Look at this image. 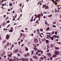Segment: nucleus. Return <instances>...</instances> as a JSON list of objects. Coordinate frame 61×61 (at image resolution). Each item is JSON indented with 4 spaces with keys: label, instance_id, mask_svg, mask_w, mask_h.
<instances>
[{
    "label": "nucleus",
    "instance_id": "obj_1",
    "mask_svg": "<svg viewBox=\"0 0 61 61\" xmlns=\"http://www.w3.org/2000/svg\"><path fill=\"white\" fill-rule=\"evenodd\" d=\"M59 53V51H55L54 52V54L55 55H58Z\"/></svg>",
    "mask_w": 61,
    "mask_h": 61
},
{
    "label": "nucleus",
    "instance_id": "obj_2",
    "mask_svg": "<svg viewBox=\"0 0 61 61\" xmlns=\"http://www.w3.org/2000/svg\"><path fill=\"white\" fill-rule=\"evenodd\" d=\"M24 58H22V61H28L29 60V59L27 58H25L24 60Z\"/></svg>",
    "mask_w": 61,
    "mask_h": 61
},
{
    "label": "nucleus",
    "instance_id": "obj_3",
    "mask_svg": "<svg viewBox=\"0 0 61 61\" xmlns=\"http://www.w3.org/2000/svg\"><path fill=\"white\" fill-rule=\"evenodd\" d=\"M34 42L35 43H38V40L36 38H35Z\"/></svg>",
    "mask_w": 61,
    "mask_h": 61
},
{
    "label": "nucleus",
    "instance_id": "obj_4",
    "mask_svg": "<svg viewBox=\"0 0 61 61\" xmlns=\"http://www.w3.org/2000/svg\"><path fill=\"white\" fill-rule=\"evenodd\" d=\"M18 51H19V50L18 49H17L15 50L14 52V53H17L18 52Z\"/></svg>",
    "mask_w": 61,
    "mask_h": 61
},
{
    "label": "nucleus",
    "instance_id": "obj_5",
    "mask_svg": "<svg viewBox=\"0 0 61 61\" xmlns=\"http://www.w3.org/2000/svg\"><path fill=\"white\" fill-rule=\"evenodd\" d=\"M10 37V36L8 34H7L6 35V38L7 39H9V38Z\"/></svg>",
    "mask_w": 61,
    "mask_h": 61
},
{
    "label": "nucleus",
    "instance_id": "obj_6",
    "mask_svg": "<svg viewBox=\"0 0 61 61\" xmlns=\"http://www.w3.org/2000/svg\"><path fill=\"white\" fill-rule=\"evenodd\" d=\"M47 55H48L49 57H50L51 56V53H48L47 54Z\"/></svg>",
    "mask_w": 61,
    "mask_h": 61
},
{
    "label": "nucleus",
    "instance_id": "obj_7",
    "mask_svg": "<svg viewBox=\"0 0 61 61\" xmlns=\"http://www.w3.org/2000/svg\"><path fill=\"white\" fill-rule=\"evenodd\" d=\"M25 49L26 51H28V48H27L26 47H25Z\"/></svg>",
    "mask_w": 61,
    "mask_h": 61
},
{
    "label": "nucleus",
    "instance_id": "obj_8",
    "mask_svg": "<svg viewBox=\"0 0 61 61\" xmlns=\"http://www.w3.org/2000/svg\"><path fill=\"white\" fill-rule=\"evenodd\" d=\"M46 43H49V41L48 40H46Z\"/></svg>",
    "mask_w": 61,
    "mask_h": 61
},
{
    "label": "nucleus",
    "instance_id": "obj_9",
    "mask_svg": "<svg viewBox=\"0 0 61 61\" xmlns=\"http://www.w3.org/2000/svg\"><path fill=\"white\" fill-rule=\"evenodd\" d=\"M45 9H49V7H48V6H46V7L45 8Z\"/></svg>",
    "mask_w": 61,
    "mask_h": 61
},
{
    "label": "nucleus",
    "instance_id": "obj_10",
    "mask_svg": "<svg viewBox=\"0 0 61 61\" xmlns=\"http://www.w3.org/2000/svg\"><path fill=\"white\" fill-rule=\"evenodd\" d=\"M38 21V20H37L36 21V23H38V24H39V21Z\"/></svg>",
    "mask_w": 61,
    "mask_h": 61
},
{
    "label": "nucleus",
    "instance_id": "obj_11",
    "mask_svg": "<svg viewBox=\"0 0 61 61\" xmlns=\"http://www.w3.org/2000/svg\"><path fill=\"white\" fill-rule=\"evenodd\" d=\"M33 58H35V59H36V58H37V57L36 56H34L33 57Z\"/></svg>",
    "mask_w": 61,
    "mask_h": 61
},
{
    "label": "nucleus",
    "instance_id": "obj_12",
    "mask_svg": "<svg viewBox=\"0 0 61 61\" xmlns=\"http://www.w3.org/2000/svg\"><path fill=\"white\" fill-rule=\"evenodd\" d=\"M50 46L51 47H54V45H53V44H51Z\"/></svg>",
    "mask_w": 61,
    "mask_h": 61
},
{
    "label": "nucleus",
    "instance_id": "obj_13",
    "mask_svg": "<svg viewBox=\"0 0 61 61\" xmlns=\"http://www.w3.org/2000/svg\"><path fill=\"white\" fill-rule=\"evenodd\" d=\"M51 40H54V36L52 37L51 38Z\"/></svg>",
    "mask_w": 61,
    "mask_h": 61
},
{
    "label": "nucleus",
    "instance_id": "obj_14",
    "mask_svg": "<svg viewBox=\"0 0 61 61\" xmlns=\"http://www.w3.org/2000/svg\"><path fill=\"white\" fill-rule=\"evenodd\" d=\"M5 42H6V41H5V40H4L3 41L2 43L3 44H4V43H5Z\"/></svg>",
    "mask_w": 61,
    "mask_h": 61
},
{
    "label": "nucleus",
    "instance_id": "obj_15",
    "mask_svg": "<svg viewBox=\"0 0 61 61\" xmlns=\"http://www.w3.org/2000/svg\"><path fill=\"white\" fill-rule=\"evenodd\" d=\"M55 48L57 50H58L59 49V48L58 47H55Z\"/></svg>",
    "mask_w": 61,
    "mask_h": 61
},
{
    "label": "nucleus",
    "instance_id": "obj_16",
    "mask_svg": "<svg viewBox=\"0 0 61 61\" xmlns=\"http://www.w3.org/2000/svg\"><path fill=\"white\" fill-rule=\"evenodd\" d=\"M12 31H13V29H12L11 30H10L9 31L10 32H12Z\"/></svg>",
    "mask_w": 61,
    "mask_h": 61
},
{
    "label": "nucleus",
    "instance_id": "obj_17",
    "mask_svg": "<svg viewBox=\"0 0 61 61\" xmlns=\"http://www.w3.org/2000/svg\"><path fill=\"white\" fill-rule=\"evenodd\" d=\"M53 37H55V38H56V37L57 36L56 35H54L53 36Z\"/></svg>",
    "mask_w": 61,
    "mask_h": 61
},
{
    "label": "nucleus",
    "instance_id": "obj_18",
    "mask_svg": "<svg viewBox=\"0 0 61 61\" xmlns=\"http://www.w3.org/2000/svg\"><path fill=\"white\" fill-rule=\"evenodd\" d=\"M20 37H21V36H23V34H22V33H20Z\"/></svg>",
    "mask_w": 61,
    "mask_h": 61
},
{
    "label": "nucleus",
    "instance_id": "obj_19",
    "mask_svg": "<svg viewBox=\"0 0 61 61\" xmlns=\"http://www.w3.org/2000/svg\"><path fill=\"white\" fill-rule=\"evenodd\" d=\"M12 55V54H10V55H8V56L9 57H11Z\"/></svg>",
    "mask_w": 61,
    "mask_h": 61
},
{
    "label": "nucleus",
    "instance_id": "obj_20",
    "mask_svg": "<svg viewBox=\"0 0 61 61\" xmlns=\"http://www.w3.org/2000/svg\"><path fill=\"white\" fill-rule=\"evenodd\" d=\"M9 5L10 6H12V3H10L9 4Z\"/></svg>",
    "mask_w": 61,
    "mask_h": 61
},
{
    "label": "nucleus",
    "instance_id": "obj_21",
    "mask_svg": "<svg viewBox=\"0 0 61 61\" xmlns=\"http://www.w3.org/2000/svg\"><path fill=\"white\" fill-rule=\"evenodd\" d=\"M34 50H33L31 51L32 53H31V55H32L33 54V53H34Z\"/></svg>",
    "mask_w": 61,
    "mask_h": 61
},
{
    "label": "nucleus",
    "instance_id": "obj_22",
    "mask_svg": "<svg viewBox=\"0 0 61 61\" xmlns=\"http://www.w3.org/2000/svg\"><path fill=\"white\" fill-rule=\"evenodd\" d=\"M40 31H41V32H43V30L42 29H40Z\"/></svg>",
    "mask_w": 61,
    "mask_h": 61
},
{
    "label": "nucleus",
    "instance_id": "obj_23",
    "mask_svg": "<svg viewBox=\"0 0 61 61\" xmlns=\"http://www.w3.org/2000/svg\"><path fill=\"white\" fill-rule=\"evenodd\" d=\"M49 30V27H48L47 28V29H46V31H47V30Z\"/></svg>",
    "mask_w": 61,
    "mask_h": 61
},
{
    "label": "nucleus",
    "instance_id": "obj_24",
    "mask_svg": "<svg viewBox=\"0 0 61 61\" xmlns=\"http://www.w3.org/2000/svg\"><path fill=\"white\" fill-rule=\"evenodd\" d=\"M56 43H58V44H59L60 45H61V42H57Z\"/></svg>",
    "mask_w": 61,
    "mask_h": 61
},
{
    "label": "nucleus",
    "instance_id": "obj_25",
    "mask_svg": "<svg viewBox=\"0 0 61 61\" xmlns=\"http://www.w3.org/2000/svg\"><path fill=\"white\" fill-rule=\"evenodd\" d=\"M10 23V21L9 20L7 21L6 23Z\"/></svg>",
    "mask_w": 61,
    "mask_h": 61
},
{
    "label": "nucleus",
    "instance_id": "obj_26",
    "mask_svg": "<svg viewBox=\"0 0 61 61\" xmlns=\"http://www.w3.org/2000/svg\"><path fill=\"white\" fill-rule=\"evenodd\" d=\"M48 16L49 17H51V16H52V14H51V15H49Z\"/></svg>",
    "mask_w": 61,
    "mask_h": 61
},
{
    "label": "nucleus",
    "instance_id": "obj_27",
    "mask_svg": "<svg viewBox=\"0 0 61 61\" xmlns=\"http://www.w3.org/2000/svg\"><path fill=\"white\" fill-rule=\"evenodd\" d=\"M22 3H20L19 5V6H20V7H21L22 6Z\"/></svg>",
    "mask_w": 61,
    "mask_h": 61
},
{
    "label": "nucleus",
    "instance_id": "obj_28",
    "mask_svg": "<svg viewBox=\"0 0 61 61\" xmlns=\"http://www.w3.org/2000/svg\"><path fill=\"white\" fill-rule=\"evenodd\" d=\"M56 56H57L56 55L53 56V57H56Z\"/></svg>",
    "mask_w": 61,
    "mask_h": 61
},
{
    "label": "nucleus",
    "instance_id": "obj_29",
    "mask_svg": "<svg viewBox=\"0 0 61 61\" xmlns=\"http://www.w3.org/2000/svg\"><path fill=\"white\" fill-rule=\"evenodd\" d=\"M9 61H14V60L12 59H10L9 60Z\"/></svg>",
    "mask_w": 61,
    "mask_h": 61
},
{
    "label": "nucleus",
    "instance_id": "obj_30",
    "mask_svg": "<svg viewBox=\"0 0 61 61\" xmlns=\"http://www.w3.org/2000/svg\"><path fill=\"white\" fill-rule=\"evenodd\" d=\"M45 24L46 25H47V22H46V21H45Z\"/></svg>",
    "mask_w": 61,
    "mask_h": 61
},
{
    "label": "nucleus",
    "instance_id": "obj_31",
    "mask_svg": "<svg viewBox=\"0 0 61 61\" xmlns=\"http://www.w3.org/2000/svg\"><path fill=\"white\" fill-rule=\"evenodd\" d=\"M46 34H49V35H51V33H46Z\"/></svg>",
    "mask_w": 61,
    "mask_h": 61
},
{
    "label": "nucleus",
    "instance_id": "obj_32",
    "mask_svg": "<svg viewBox=\"0 0 61 61\" xmlns=\"http://www.w3.org/2000/svg\"><path fill=\"white\" fill-rule=\"evenodd\" d=\"M43 13L44 14H47V13L46 12H43Z\"/></svg>",
    "mask_w": 61,
    "mask_h": 61
},
{
    "label": "nucleus",
    "instance_id": "obj_33",
    "mask_svg": "<svg viewBox=\"0 0 61 61\" xmlns=\"http://www.w3.org/2000/svg\"><path fill=\"white\" fill-rule=\"evenodd\" d=\"M17 56H20V54H17Z\"/></svg>",
    "mask_w": 61,
    "mask_h": 61
},
{
    "label": "nucleus",
    "instance_id": "obj_34",
    "mask_svg": "<svg viewBox=\"0 0 61 61\" xmlns=\"http://www.w3.org/2000/svg\"><path fill=\"white\" fill-rule=\"evenodd\" d=\"M41 16H43V13L42 12H41Z\"/></svg>",
    "mask_w": 61,
    "mask_h": 61
},
{
    "label": "nucleus",
    "instance_id": "obj_35",
    "mask_svg": "<svg viewBox=\"0 0 61 61\" xmlns=\"http://www.w3.org/2000/svg\"><path fill=\"white\" fill-rule=\"evenodd\" d=\"M39 35L40 36H41V37H42V35H41V34H40Z\"/></svg>",
    "mask_w": 61,
    "mask_h": 61
},
{
    "label": "nucleus",
    "instance_id": "obj_36",
    "mask_svg": "<svg viewBox=\"0 0 61 61\" xmlns=\"http://www.w3.org/2000/svg\"><path fill=\"white\" fill-rule=\"evenodd\" d=\"M33 21V19H31L30 20V22H32Z\"/></svg>",
    "mask_w": 61,
    "mask_h": 61
},
{
    "label": "nucleus",
    "instance_id": "obj_37",
    "mask_svg": "<svg viewBox=\"0 0 61 61\" xmlns=\"http://www.w3.org/2000/svg\"><path fill=\"white\" fill-rule=\"evenodd\" d=\"M10 24H9V25L7 27V28H8V27H9V26H10Z\"/></svg>",
    "mask_w": 61,
    "mask_h": 61
},
{
    "label": "nucleus",
    "instance_id": "obj_38",
    "mask_svg": "<svg viewBox=\"0 0 61 61\" xmlns=\"http://www.w3.org/2000/svg\"><path fill=\"white\" fill-rule=\"evenodd\" d=\"M55 34L56 35L57 34V32L56 31L55 32Z\"/></svg>",
    "mask_w": 61,
    "mask_h": 61
},
{
    "label": "nucleus",
    "instance_id": "obj_39",
    "mask_svg": "<svg viewBox=\"0 0 61 61\" xmlns=\"http://www.w3.org/2000/svg\"><path fill=\"white\" fill-rule=\"evenodd\" d=\"M53 27H56V26L55 25H53Z\"/></svg>",
    "mask_w": 61,
    "mask_h": 61
},
{
    "label": "nucleus",
    "instance_id": "obj_40",
    "mask_svg": "<svg viewBox=\"0 0 61 61\" xmlns=\"http://www.w3.org/2000/svg\"><path fill=\"white\" fill-rule=\"evenodd\" d=\"M49 46V45H47V49H48V48H49V47H48Z\"/></svg>",
    "mask_w": 61,
    "mask_h": 61
},
{
    "label": "nucleus",
    "instance_id": "obj_41",
    "mask_svg": "<svg viewBox=\"0 0 61 61\" xmlns=\"http://www.w3.org/2000/svg\"><path fill=\"white\" fill-rule=\"evenodd\" d=\"M43 51H41V54H43Z\"/></svg>",
    "mask_w": 61,
    "mask_h": 61
},
{
    "label": "nucleus",
    "instance_id": "obj_42",
    "mask_svg": "<svg viewBox=\"0 0 61 61\" xmlns=\"http://www.w3.org/2000/svg\"><path fill=\"white\" fill-rule=\"evenodd\" d=\"M30 60L31 61H33V60H32V58H30Z\"/></svg>",
    "mask_w": 61,
    "mask_h": 61
},
{
    "label": "nucleus",
    "instance_id": "obj_43",
    "mask_svg": "<svg viewBox=\"0 0 61 61\" xmlns=\"http://www.w3.org/2000/svg\"><path fill=\"white\" fill-rule=\"evenodd\" d=\"M40 44H42V41H40Z\"/></svg>",
    "mask_w": 61,
    "mask_h": 61
},
{
    "label": "nucleus",
    "instance_id": "obj_44",
    "mask_svg": "<svg viewBox=\"0 0 61 61\" xmlns=\"http://www.w3.org/2000/svg\"><path fill=\"white\" fill-rule=\"evenodd\" d=\"M14 44H12V48H13V47H14Z\"/></svg>",
    "mask_w": 61,
    "mask_h": 61
},
{
    "label": "nucleus",
    "instance_id": "obj_45",
    "mask_svg": "<svg viewBox=\"0 0 61 61\" xmlns=\"http://www.w3.org/2000/svg\"><path fill=\"white\" fill-rule=\"evenodd\" d=\"M5 16H6V15H5L3 16V17H4L5 18Z\"/></svg>",
    "mask_w": 61,
    "mask_h": 61
},
{
    "label": "nucleus",
    "instance_id": "obj_46",
    "mask_svg": "<svg viewBox=\"0 0 61 61\" xmlns=\"http://www.w3.org/2000/svg\"><path fill=\"white\" fill-rule=\"evenodd\" d=\"M36 20V19L35 18H34V19L33 20L34 21H35V20Z\"/></svg>",
    "mask_w": 61,
    "mask_h": 61
},
{
    "label": "nucleus",
    "instance_id": "obj_47",
    "mask_svg": "<svg viewBox=\"0 0 61 61\" xmlns=\"http://www.w3.org/2000/svg\"><path fill=\"white\" fill-rule=\"evenodd\" d=\"M31 36H34V35L33 34H31Z\"/></svg>",
    "mask_w": 61,
    "mask_h": 61
},
{
    "label": "nucleus",
    "instance_id": "obj_48",
    "mask_svg": "<svg viewBox=\"0 0 61 61\" xmlns=\"http://www.w3.org/2000/svg\"><path fill=\"white\" fill-rule=\"evenodd\" d=\"M50 59L51 60H52V57H51L50 58Z\"/></svg>",
    "mask_w": 61,
    "mask_h": 61
},
{
    "label": "nucleus",
    "instance_id": "obj_49",
    "mask_svg": "<svg viewBox=\"0 0 61 61\" xmlns=\"http://www.w3.org/2000/svg\"><path fill=\"white\" fill-rule=\"evenodd\" d=\"M27 56H29V54L28 53H27Z\"/></svg>",
    "mask_w": 61,
    "mask_h": 61
},
{
    "label": "nucleus",
    "instance_id": "obj_50",
    "mask_svg": "<svg viewBox=\"0 0 61 61\" xmlns=\"http://www.w3.org/2000/svg\"><path fill=\"white\" fill-rule=\"evenodd\" d=\"M44 59H46V56H44Z\"/></svg>",
    "mask_w": 61,
    "mask_h": 61
},
{
    "label": "nucleus",
    "instance_id": "obj_51",
    "mask_svg": "<svg viewBox=\"0 0 61 61\" xmlns=\"http://www.w3.org/2000/svg\"><path fill=\"white\" fill-rule=\"evenodd\" d=\"M25 57H26V56H27V55L25 54Z\"/></svg>",
    "mask_w": 61,
    "mask_h": 61
},
{
    "label": "nucleus",
    "instance_id": "obj_52",
    "mask_svg": "<svg viewBox=\"0 0 61 61\" xmlns=\"http://www.w3.org/2000/svg\"><path fill=\"white\" fill-rule=\"evenodd\" d=\"M37 31L38 32L39 31V29H38V30H37Z\"/></svg>",
    "mask_w": 61,
    "mask_h": 61
},
{
    "label": "nucleus",
    "instance_id": "obj_53",
    "mask_svg": "<svg viewBox=\"0 0 61 61\" xmlns=\"http://www.w3.org/2000/svg\"><path fill=\"white\" fill-rule=\"evenodd\" d=\"M55 5H57V3H55Z\"/></svg>",
    "mask_w": 61,
    "mask_h": 61
},
{
    "label": "nucleus",
    "instance_id": "obj_54",
    "mask_svg": "<svg viewBox=\"0 0 61 61\" xmlns=\"http://www.w3.org/2000/svg\"><path fill=\"white\" fill-rule=\"evenodd\" d=\"M4 0H2L1 1V3L2 4L3 2V1H4Z\"/></svg>",
    "mask_w": 61,
    "mask_h": 61
},
{
    "label": "nucleus",
    "instance_id": "obj_55",
    "mask_svg": "<svg viewBox=\"0 0 61 61\" xmlns=\"http://www.w3.org/2000/svg\"><path fill=\"white\" fill-rule=\"evenodd\" d=\"M9 42H8L7 43V46H8V45H9Z\"/></svg>",
    "mask_w": 61,
    "mask_h": 61
},
{
    "label": "nucleus",
    "instance_id": "obj_56",
    "mask_svg": "<svg viewBox=\"0 0 61 61\" xmlns=\"http://www.w3.org/2000/svg\"><path fill=\"white\" fill-rule=\"evenodd\" d=\"M21 32H24V31L23 30H21Z\"/></svg>",
    "mask_w": 61,
    "mask_h": 61
},
{
    "label": "nucleus",
    "instance_id": "obj_57",
    "mask_svg": "<svg viewBox=\"0 0 61 61\" xmlns=\"http://www.w3.org/2000/svg\"><path fill=\"white\" fill-rule=\"evenodd\" d=\"M24 44H22V45H21V46L22 47L23 46H24Z\"/></svg>",
    "mask_w": 61,
    "mask_h": 61
},
{
    "label": "nucleus",
    "instance_id": "obj_58",
    "mask_svg": "<svg viewBox=\"0 0 61 61\" xmlns=\"http://www.w3.org/2000/svg\"><path fill=\"white\" fill-rule=\"evenodd\" d=\"M38 56H41V54H38Z\"/></svg>",
    "mask_w": 61,
    "mask_h": 61
},
{
    "label": "nucleus",
    "instance_id": "obj_59",
    "mask_svg": "<svg viewBox=\"0 0 61 61\" xmlns=\"http://www.w3.org/2000/svg\"><path fill=\"white\" fill-rule=\"evenodd\" d=\"M47 36H48L49 37L50 36V35H47Z\"/></svg>",
    "mask_w": 61,
    "mask_h": 61
},
{
    "label": "nucleus",
    "instance_id": "obj_60",
    "mask_svg": "<svg viewBox=\"0 0 61 61\" xmlns=\"http://www.w3.org/2000/svg\"><path fill=\"white\" fill-rule=\"evenodd\" d=\"M56 37L58 38H59V36H57Z\"/></svg>",
    "mask_w": 61,
    "mask_h": 61
},
{
    "label": "nucleus",
    "instance_id": "obj_61",
    "mask_svg": "<svg viewBox=\"0 0 61 61\" xmlns=\"http://www.w3.org/2000/svg\"><path fill=\"white\" fill-rule=\"evenodd\" d=\"M17 15H16L15 16V18H16V16H17Z\"/></svg>",
    "mask_w": 61,
    "mask_h": 61
},
{
    "label": "nucleus",
    "instance_id": "obj_62",
    "mask_svg": "<svg viewBox=\"0 0 61 61\" xmlns=\"http://www.w3.org/2000/svg\"><path fill=\"white\" fill-rule=\"evenodd\" d=\"M46 7V6H43V7H42V8H45V7Z\"/></svg>",
    "mask_w": 61,
    "mask_h": 61
},
{
    "label": "nucleus",
    "instance_id": "obj_63",
    "mask_svg": "<svg viewBox=\"0 0 61 61\" xmlns=\"http://www.w3.org/2000/svg\"><path fill=\"white\" fill-rule=\"evenodd\" d=\"M52 33L53 34H54V31H52Z\"/></svg>",
    "mask_w": 61,
    "mask_h": 61
},
{
    "label": "nucleus",
    "instance_id": "obj_64",
    "mask_svg": "<svg viewBox=\"0 0 61 61\" xmlns=\"http://www.w3.org/2000/svg\"><path fill=\"white\" fill-rule=\"evenodd\" d=\"M42 3H40V5H42Z\"/></svg>",
    "mask_w": 61,
    "mask_h": 61
}]
</instances>
